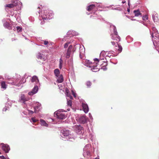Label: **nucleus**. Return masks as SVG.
<instances>
[{
    "label": "nucleus",
    "mask_w": 159,
    "mask_h": 159,
    "mask_svg": "<svg viewBox=\"0 0 159 159\" xmlns=\"http://www.w3.org/2000/svg\"><path fill=\"white\" fill-rule=\"evenodd\" d=\"M28 100V98L25 97V95L24 94L21 95L19 99V101L23 103L24 107L26 108V111L23 112V113L25 115H31L33 113V111L30 110L29 107L31 106L32 104L31 102L26 103V102Z\"/></svg>",
    "instance_id": "1"
},
{
    "label": "nucleus",
    "mask_w": 159,
    "mask_h": 159,
    "mask_svg": "<svg viewBox=\"0 0 159 159\" xmlns=\"http://www.w3.org/2000/svg\"><path fill=\"white\" fill-rule=\"evenodd\" d=\"M16 77H15L14 78L10 79L8 81V83L12 85L16 86H20L22 84L25 83L26 82V74H25L22 78L20 80L21 76L19 75H16Z\"/></svg>",
    "instance_id": "2"
},
{
    "label": "nucleus",
    "mask_w": 159,
    "mask_h": 159,
    "mask_svg": "<svg viewBox=\"0 0 159 159\" xmlns=\"http://www.w3.org/2000/svg\"><path fill=\"white\" fill-rule=\"evenodd\" d=\"M152 30L151 36L153 44L156 49L157 50L159 49V34L155 27H152Z\"/></svg>",
    "instance_id": "3"
},
{
    "label": "nucleus",
    "mask_w": 159,
    "mask_h": 159,
    "mask_svg": "<svg viewBox=\"0 0 159 159\" xmlns=\"http://www.w3.org/2000/svg\"><path fill=\"white\" fill-rule=\"evenodd\" d=\"M111 30H113V33L111 34V39L115 40V42L111 41V43L113 46H116V45H117V44L120 41V38L118 34V33L116 29L115 26L113 25H110Z\"/></svg>",
    "instance_id": "4"
},
{
    "label": "nucleus",
    "mask_w": 159,
    "mask_h": 159,
    "mask_svg": "<svg viewBox=\"0 0 159 159\" xmlns=\"http://www.w3.org/2000/svg\"><path fill=\"white\" fill-rule=\"evenodd\" d=\"M39 17L40 19V17L44 20H48L52 18L54 15L53 11L49 10H45L40 14L39 12Z\"/></svg>",
    "instance_id": "5"
},
{
    "label": "nucleus",
    "mask_w": 159,
    "mask_h": 159,
    "mask_svg": "<svg viewBox=\"0 0 159 159\" xmlns=\"http://www.w3.org/2000/svg\"><path fill=\"white\" fill-rule=\"evenodd\" d=\"M61 139L64 140L73 141L74 140L72 136L70 134L69 131L67 129H64L61 131Z\"/></svg>",
    "instance_id": "6"
},
{
    "label": "nucleus",
    "mask_w": 159,
    "mask_h": 159,
    "mask_svg": "<svg viewBox=\"0 0 159 159\" xmlns=\"http://www.w3.org/2000/svg\"><path fill=\"white\" fill-rule=\"evenodd\" d=\"M83 128L80 125H75V131L76 133L79 135H81L79 138L80 139H84V140L86 139V136L85 134H84V130Z\"/></svg>",
    "instance_id": "7"
},
{
    "label": "nucleus",
    "mask_w": 159,
    "mask_h": 159,
    "mask_svg": "<svg viewBox=\"0 0 159 159\" xmlns=\"http://www.w3.org/2000/svg\"><path fill=\"white\" fill-rule=\"evenodd\" d=\"M63 110H59L54 112L55 116L60 120L65 119L66 117L65 113H63Z\"/></svg>",
    "instance_id": "8"
},
{
    "label": "nucleus",
    "mask_w": 159,
    "mask_h": 159,
    "mask_svg": "<svg viewBox=\"0 0 159 159\" xmlns=\"http://www.w3.org/2000/svg\"><path fill=\"white\" fill-rule=\"evenodd\" d=\"M68 91V89L66 90V95L67 100V106L68 107H70L67 109V111H69L70 110V108L72 106V102L71 99H73V98L70 93Z\"/></svg>",
    "instance_id": "9"
},
{
    "label": "nucleus",
    "mask_w": 159,
    "mask_h": 159,
    "mask_svg": "<svg viewBox=\"0 0 159 159\" xmlns=\"http://www.w3.org/2000/svg\"><path fill=\"white\" fill-rule=\"evenodd\" d=\"M91 147V145L88 144H87L84 147L83 149L84 153L83 155L85 157L89 158L90 156V152L89 150Z\"/></svg>",
    "instance_id": "10"
},
{
    "label": "nucleus",
    "mask_w": 159,
    "mask_h": 159,
    "mask_svg": "<svg viewBox=\"0 0 159 159\" xmlns=\"http://www.w3.org/2000/svg\"><path fill=\"white\" fill-rule=\"evenodd\" d=\"M76 120H78V122L80 123L84 124L86 123L87 121V118L85 115H84L82 116H80L79 117L78 119H77Z\"/></svg>",
    "instance_id": "11"
},
{
    "label": "nucleus",
    "mask_w": 159,
    "mask_h": 159,
    "mask_svg": "<svg viewBox=\"0 0 159 159\" xmlns=\"http://www.w3.org/2000/svg\"><path fill=\"white\" fill-rule=\"evenodd\" d=\"M39 85H35V86L33 89L32 90L28 93V94L29 95L32 96L36 93L38 91V87Z\"/></svg>",
    "instance_id": "12"
},
{
    "label": "nucleus",
    "mask_w": 159,
    "mask_h": 159,
    "mask_svg": "<svg viewBox=\"0 0 159 159\" xmlns=\"http://www.w3.org/2000/svg\"><path fill=\"white\" fill-rule=\"evenodd\" d=\"M79 52L80 57V58H82L85 53V49L83 45L82 46H80Z\"/></svg>",
    "instance_id": "13"
},
{
    "label": "nucleus",
    "mask_w": 159,
    "mask_h": 159,
    "mask_svg": "<svg viewBox=\"0 0 159 159\" xmlns=\"http://www.w3.org/2000/svg\"><path fill=\"white\" fill-rule=\"evenodd\" d=\"M1 145H2V149L3 151H4L5 153H8L10 150V148L8 145L7 144H4L3 143L1 144Z\"/></svg>",
    "instance_id": "14"
},
{
    "label": "nucleus",
    "mask_w": 159,
    "mask_h": 159,
    "mask_svg": "<svg viewBox=\"0 0 159 159\" xmlns=\"http://www.w3.org/2000/svg\"><path fill=\"white\" fill-rule=\"evenodd\" d=\"M82 106L84 112L86 113H88L89 110V107L85 101L82 102Z\"/></svg>",
    "instance_id": "15"
},
{
    "label": "nucleus",
    "mask_w": 159,
    "mask_h": 159,
    "mask_svg": "<svg viewBox=\"0 0 159 159\" xmlns=\"http://www.w3.org/2000/svg\"><path fill=\"white\" fill-rule=\"evenodd\" d=\"M95 6V5L94 4L90 5L88 6L87 10L89 11H92L91 13L93 12L96 11Z\"/></svg>",
    "instance_id": "16"
},
{
    "label": "nucleus",
    "mask_w": 159,
    "mask_h": 159,
    "mask_svg": "<svg viewBox=\"0 0 159 159\" xmlns=\"http://www.w3.org/2000/svg\"><path fill=\"white\" fill-rule=\"evenodd\" d=\"M36 105L35 106L34 108V112H35V113H38L41 109V104L39 102H36Z\"/></svg>",
    "instance_id": "17"
},
{
    "label": "nucleus",
    "mask_w": 159,
    "mask_h": 159,
    "mask_svg": "<svg viewBox=\"0 0 159 159\" xmlns=\"http://www.w3.org/2000/svg\"><path fill=\"white\" fill-rule=\"evenodd\" d=\"M36 56L38 59L42 60L43 61H45L47 58L46 56L40 52H38Z\"/></svg>",
    "instance_id": "18"
},
{
    "label": "nucleus",
    "mask_w": 159,
    "mask_h": 159,
    "mask_svg": "<svg viewBox=\"0 0 159 159\" xmlns=\"http://www.w3.org/2000/svg\"><path fill=\"white\" fill-rule=\"evenodd\" d=\"M3 26L5 28H7L9 30H11L12 29L11 26L10 24L9 23L6 21L5 19H3L2 20Z\"/></svg>",
    "instance_id": "19"
},
{
    "label": "nucleus",
    "mask_w": 159,
    "mask_h": 159,
    "mask_svg": "<svg viewBox=\"0 0 159 159\" xmlns=\"http://www.w3.org/2000/svg\"><path fill=\"white\" fill-rule=\"evenodd\" d=\"M31 81L32 83H35V85H40L39 80L36 76L34 75L33 76Z\"/></svg>",
    "instance_id": "20"
},
{
    "label": "nucleus",
    "mask_w": 159,
    "mask_h": 159,
    "mask_svg": "<svg viewBox=\"0 0 159 159\" xmlns=\"http://www.w3.org/2000/svg\"><path fill=\"white\" fill-rule=\"evenodd\" d=\"M117 45H116V46H115L116 51L118 52V54L116 56H117L119 53L121 52L122 50V47L120 44H117Z\"/></svg>",
    "instance_id": "21"
},
{
    "label": "nucleus",
    "mask_w": 159,
    "mask_h": 159,
    "mask_svg": "<svg viewBox=\"0 0 159 159\" xmlns=\"http://www.w3.org/2000/svg\"><path fill=\"white\" fill-rule=\"evenodd\" d=\"M15 102V101H11V102L10 101H8L7 103H6L5 104V107H4L3 109V111H6L7 110H8V109L9 108V107H11V102Z\"/></svg>",
    "instance_id": "22"
},
{
    "label": "nucleus",
    "mask_w": 159,
    "mask_h": 159,
    "mask_svg": "<svg viewBox=\"0 0 159 159\" xmlns=\"http://www.w3.org/2000/svg\"><path fill=\"white\" fill-rule=\"evenodd\" d=\"M152 17L154 21L155 22H158L159 21V20L158 17V14L155 12H154L152 14Z\"/></svg>",
    "instance_id": "23"
},
{
    "label": "nucleus",
    "mask_w": 159,
    "mask_h": 159,
    "mask_svg": "<svg viewBox=\"0 0 159 159\" xmlns=\"http://www.w3.org/2000/svg\"><path fill=\"white\" fill-rule=\"evenodd\" d=\"M72 48V45H70L67 51V52L66 53V57L67 58H69L70 56V52L71 51Z\"/></svg>",
    "instance_id": "24"
},
{
    "label": "nucleus",
    "mask_w": 159,
    "mask_h": 159,
    "mask_svg": "<svg viewBox=\"0 0 159 159\" xmlns=\"http://www.w3.org/2000/svg\"><path fill=\"white\" fill-rule=\"evenodd\" d=\"M67 35L68 36H71L77 35H78V33L74 30H70L67 33Z\"/></svg>",
    "instance_id": "25"
},
{
    "label": "nucleus",
    "mask_w": 159,
    "mask_h": 159,
    "mask_svg": "<svg viewBox=\"0 0 159 159\" xmlns=\"http://www.w3.org/2000/svg\"><path fill=\"white\" fill-rule=\"evenodd\" d=\"M84 62V64L87 67H91L93 66V63L89 60H86Z\"/></svg>",
    "instance_id": "26"
},
{
    "label": "nucleus",
    "mask_w": 159,
    "mask_h": 159,
    "mask_svg": "<svg viewBox=\"0 0 159 159\" xmlns=\"http://www.w3.org/2000/svg\"><path fill=\"white\" fill-rule=\"evenodd\" d=\"M97 63H93V66H92V67H90L91 68V70L93 71L96 72L99 70V69L97 67Z\"/></svg>",
    "instance_id": "27"
},
{
    "label": "nucleus",
    "mask_w": 159,
    "mask_h": 159,
    "mask_svg": "<svg viewBox=\"0 0 159 159\" xmlns=\"http://www.w3.org/2000/svg\"><path fill=\"white\" fill-rule=\"evenodd\" d=\"M11 2L14 6L18 5H21V3L19 0H11Z\"/></svg>",
    "instance_id": "28"
},
{
    "label": "nucleus",
    "mask_w": 159,
    "mask_h": 159,
    "mask_svg": "<svg viewBox=\"0 0 159 159\" xmlns=\"http://www.w3.org/2000/svg\"><path fill=\"white\" fill-rule=\"evenodd\" d=\"M41 125L42 126H45V127H48V125L46 123L45 121L43 119H41L40 120Z\"/></svg>",
    "instance_id": "29"
},
{
    "label": "nucleus",
    "mask_w": 159,
    "mask_h": 159,
    "mask_svg": "<svg viewBox=\"0 0 159 159\" xmlns=\"http://www.w3.org/2000/svg\"><path fill=\"white\" fill-rule=\"evenodd\" d=\"M57 81L58 82L61 83H62L63 81V78L62 75H61L58 77H57Z\"/></svg>",
    "instance_id": "30"
},
{
    "label": "nucleus",
    "mask_w": 159,
    "mask_h": 159,
    "mask_svg": "<svg viewBox=\"0 0 159 159\" xmlns=\"http://www.w3.org/2000/svg\"><path fill=\"white\" fill-rule=\"evenodd\" d=\"M1 88L5 90L7 88V85L6 84L4 81H2L1 83Z\"/></svg>",
    "instance_id": "31"
},
{
    "label": "nucleus",
    "mask_w": 159,
    "mask_h": 159,
    "mask_svg": "<svg viewBox=\"0 0 159 159\" xmlns=\"http://www.w3.org/2000/svg\"><path fill=\"white\" fill-rule=\"evenodd\" d=\"M134 14L135 16H138L141 15V13L139 10H134Z\"/></svg>",
    "instance_id": "32"
},
{
    "label": "nucleus",
    "mask_w": 159,
    "mask_h": 159,
    "mask_svg": "<svg viewBox=\"0 0 159 159\" xmlns=\"http://www.w3.org/2000/svg\"><path fill=\"white\" fill-rule=\"evenodd\" d=\"M54 73L56 76L57 77H58L60 75V71L58 69H56L54 70Z\"/></svg>",
    "instance_id": "33"
},
{
    "label": "nucleus",
    "mask_w": 159,
    "mask_h": 159,
    "mask_svg": "<svg viewBox=\"0 0 159 159\" xmlns=\"http://www.w3.org/2000/svg\"><path fill=\"white\" fill-rule=\"evenodd\" d=\"M30 120L32 123H35L38 121V120L36 119L34 117H32Z\"/></svg>",
    "instance_id": "34"
},
{
    "label": "nucleus",
    "mask_w": 159,
    "mask_h": 159,
    "mask_svg": "<svg viewBox=\"0 0 159 159\" xmlns=\"http://www.w3.org/2000/svg\"><path fill=\"white\" fill-rule=\"evenodd\" d=\"M62 63H63V60L61 58L59 60V68L60 69H61L62 66Z\"/></svg>",
    "instance_id": "35"
},
{
    "label": "nucleus",
    "mask_w": 159,
    "mask_h": 159,
    "mask_svg": "<svg viewBox=\"0 0 159 159\" xmlns=\"http://www.w3.org/2000/svg\"><path fill=\"white\" fill-rule=\"evenodd\" d=\"M105 52L104 51H102L100 54V59L101 60L103 59V58L101 57V56L104 57V55L105 54Z\"/></svg>",
    "instance_id": "36"
},
{
    "label": "nucleus",
    "mask_w": 159,
    "mask_h": 159,
    "mask_svg": "<svg viewBox=\"0 0 159 159\" xmlns=\"http://www.w3.org/2000/svg\"><path fill=\"white\" fill-rule=\"evenodd\" d=\"M6 7H8L9 8H12L14 7V4L12 3L8 4L6 5Z\"/></svg>",
    "instance_id": "37"
},
{
    "label": "nucleus",
    "mask_w": 159,
    "mask_h": 159,
    "mask_svg": "<svg viewBox=\"0 0 159 159\" xmlns=\"http://www.w3.org/2000/svg\"><path fill=\"white\" fill-rule=\"evenodd\" d=\"M95 5V8L96 10L99 7H102L100 5V4L95 3L94 4Z\"/></svg>",
    "instance_id": "38"
},
{
    "label": "nucleus",
    "mask_w": 159,
    "mask_h": 159,
    "mask_svg": "<svg viewBox=\"0 0 159 159\" xmlns=\"http://www.w3.org/2000/svg\"><path fill=\"white\" fill-rule=\"evenodd\" d=\"M16 29L18 32H21L22 31V28L21 27L18 26L16 27Z\"/></svg>",
    "instance_id": "39"
},
{
    "label": "nucleus",
    "mask_w": 159,
    "mask_h": 159,
    "mask_svg": "<svg viewBox=\"0 0 159 159\" xmlns=\"http://www.w3.org/2000/svg\"><path fill=\"white\" fill-rule=\"evenodd\" d=\"M143 20H148V17L147 15H145L143 17Z\"/></svg>",
    "instance_id": "40"
},
{
    "label": "nucleus",
    "mask_w": 159,
    "mask_h": 159,
    "mask_svg": "<svg viewBox=\"0 0 159 159\" xmlns=\"http://www.w3.org/2000/svg\"><path fill=\"white\" fill-rule=\"evenodd\" d=\"M86 85L88 87H90L91 85V83L90 82L88 81L86 82Z\"/></svg>",
    "instance_id": "41"
},
{
    "label": "nucleus",
    "mask_w": 159,
    "mask_h": 159,
    "mask_svg": "<svg viewBox=\"0 0 159 159\" xmlns=\"http://www.w3.org/2000/svg\"><path fill=\"white\" fill-rule=\"evenodd\" d=\"M44 45H46L48 44V42L47 41L44 40L43 41Z\"/></svg>",
    "instance_id": "42"
},
{
    "label": "nucleus",
    "mask_w": 159,
    "mask_h": 159,
    "mask_svg": "<svg viewBox=\"0 0 159 159\" xmlns=\"http://www.w3.org/2000/svg\"><path fill=\"white\" fill-rule=\"evenodd\" d=\"M69 43H65L64 45V48H67L68 47V45Z\"/></svg>",
    "instance_id": "43"
},
{
    "label": "nucleus",
    "mask_w": 159,
    "mask_h": 159,
    "mask_svg": "<svg viewBox=\"0 0 159 159\" xmlns=\"http://www.w3.org/2000/svg\"><path fill=\"white\" fill-rule=\"evenodd\" d=\"M72 93L74 97H75L76 93L74 92V91L73 90H72Z\"/></svg>",
    "instance_id": "44"
},
{
    "label": "nucleus",
    "mask_w": 159,
    "mask_h": 159,
    "mask_svg": "<svg viewBox=\"0 0 159 159\" xmlns=\"http://www.w3.org/2000/svg\"><path fill=\"white\" fill-rule=\"evenodd\" d=\"M129 38L131 39H132V38H131L129 36H128L126 38V39L127 40V41L129 43L130 42L128 40V39H129Z\"/></svg>",
    "instance_id": "45"
},
{
    "label": "nucleus",
    "mask_w": 159,
    "mask_h": 159,
    "mask_svg": "<svg viewBox=\"0 0 159 159\" xmlns=\"http://www.w3.org/2000/svg\"><path fill=\"white\" fill-rule=\"evenodd\" d=\"M101 69H103L104 70H107V68L106 67L104 66H102Z\"/></svg>",
    "instance_id": "46"
},
{
    "label": "nucleus",
    "mask_w": 159,
    "mask_h": 159,
    "mask_svg": "<svg viewBox=\"0 0 159 159\" xmlns=\"http://www.w3.org/2000/svg\"><path fill=\"white\" fill-rule=\"evenodd\" d=\"M89 117L91 120H92L93 119L92 116L91 115V114L90 113H89Z\"/></svg>",
    "instance_id": "47"
},
{
    "label": "nucleus",
    "mask_w": 159,
    "mask_h": 159,
    "mask_svg": "<svg viewBox=\"0 0 159 159\" xmlns=\"http://www.w3.org/2000/svg\"><path fill=\"white\" fill-rule=\"evenodd\" d=\"M94 60L95 61H98L97 63L99 62V59L97 58H95L94 59Z\"/></svg>",
    "instance_id": "48"
},
{
    "label": "nucleus",
    "mask_w": 159,
    "mask_h": 159,
    "mask_svg": "<svg viewBox=\"0 0 159 159\" xmlns=\"http://www.w3.org/2000/svg\"><path fill=\"white\" fill-rule=\"evenodd\" d=\"M93 17H98V16L97 14H95V13H94L93 15Z\"/></svg>",
    "instance_id": "49"
},
{
    "label": "nucleus",
    "mask_w": 159,
    "mask_h": 159,
    "mask_svg": "<svg viewBox=\"0 0 159 159\" xmlns=\"http://www.w3.org/2000/svg\"><path fill=\"white\" fill-rule=\"evenodd\" d=\"M1 157V158L2 159H5L6 158H5V157L3 156H1L0 157Z\"/></svg>",
    "instance_id": "50"
},
{
    "label": "nucleus",
    "mask_w": 159,
    "mask_h": 159,
    "mask_svg": "<svg viewBox=\"0 0 159 159\" xmlns=\"http://www.w3.org/2000/svg\"><path fill=\"white\" fill-rule=\"evenodd\" d=\"M80 102H81L82 103L84 101L83 99H81L80 100Z\"/></svg>",
    "instance_id": "51"
},
{
    "label": "nucleus",
    "mask_w": 159,
    "mask_h": 159,
    "mask_svg": "<svg viewBox=\"0 0 159 159\" xmlns=\"http://www.w3.org/2000/svg\"><path fill=\"white\" fill-rule=\"evenodd\" d=\"M109 52H110V53L112 54H113V52H113L112 51H110Z\"/></svg>",
    "instance_id": "52"
},
{
    "label": "nucleus",
    "mask_w": 159,
    "mask_h": 159,
    "mask_svg": "<svg viewBox=\"0 0 159 159\" xmlns=\"http://www.w3.org/2000/svg\"><path fill=\"white\" fill-rule=\"evenodd\" d=\"M112 9L113 10H118V8H112Z\"/></svg>",
    "instance_id": "53"
},
{
    "label": "nucleus",
    "mask_w": 159,
    "mask_h": 159,
    "mask_svg": "<svg viewBox=\"0 0 159 159\" xmlns=\"http://www.w3.org/2000/svg\"><path fill=\"white\" fill-rule=\"evenodd\" d=\"M125 1H122V3L123 4L125 3Z\"/></svg>",
    "instance_id": "54"
},
{
    "label": "nucleus",
    "mask_w": 159,
    "mask_h": 159,
    "mask_svg": "<svg viewBox=\"0 0 159 159\" xmlns=\"http://www.w3.org/2000/svg\"><path fill=\"white\" fill-rule=\"evenodd\" d=\"M129 11H130V10H129V8H128L127 9V11L129 12Z\"/></svg>",
    "instance_id": "55"
},
{
    "label": "nucleus",
    "mask_w": 159,
    "mask_h": 159,
    "mask_svg": "<svg viewBox=\"0 0 159 159\" xmlns=\"http://www.w3.org/2000/svg\"><path fill=\"white\" fill-rule=\"evenodd\" d=\"M11 40L12 41H13L14 40H15V39H12Z\"/></svg>",
    "instance_id": "56"
},
{
    "label": "nucleus",
    "mask_w": 159,
    "mask_h": 159,
    "mask_svg": "<svg viewBox=\"0 0 159 159\" xmlns=\"http://www.w3.org/2000/svg\"><path fill=\"white\" fill-rule=\"evenodd\" d=\"M129 0H128V5L129 6Z\"/></svg>",
    "instance_id": "57"
},
{
    "label": "nucleus",
    "mask_w": 159,
    "mask_h": 159,
    "mask_svg": "<svg viewBox=\"0 0 159 159\" xmlns=\"http://www.w3.org/2000/svg\"><path fill=\"white\" fill-rule=\"evenodd\" d=\"M95 159H99V158H98L96 157V158H95Z\"/></svg>",
    "instance_id": "58"
},
{
    "label": "nucleus",
    "mask_w": 159,
    "mask_h": 159,
    "mask_svg": "<svg viewBox=\"0 0 159 159\" xmlns=\"http://www.w3.org/2000/svg\"><path fill=\"white\" fill-rule=\"evenodd\" d=\"M156 49L157 51H158V52H159V51H158V50H159V49H157H157Z\"/></svg>",
    "instance_id": "59"
},
{
    "label": "nucleus",
    "mask_w": 159,
    "mask_h": 159,
    "mask_svg": "<svg viewBox=\"0 0 159 159\" xmlns=\"http://www.w3.org/2000/svg\"><path fill=\"white\" fill-rule=\"evenodd\" d=\"M5 159H9L8 158H6Z\"/></svg>",
    "instance_id": "60"
},
{
    "label": "nucleus",
    "mask_w": 159,
    "mask_h": 159,
    "mask_svg": "<svg viewBox=\"0 0 159 159\" xmlns=\"http://www.w3.org/2000/svg\"><path fill=\"white\" fill-rule=\"evenodd\" d=\"M87 14H88V15H89V13H87Z\"/></svg>",
    "instance_id": "61"
},
{
    "label": "nucleus",
    "mask_w": 159,
    "mask_h": 159,
    "mask_svg": "<svg viewBox=\"0 0 159 159\" xmlns=\"http://www.w3.org/2000/svg\"><path fill=\"white\" fill-rule=\"evenodd\" d=\"M1 154V152H0V154Z\"/></svg>",
    "instance_id": "62"
}]
</instances>
